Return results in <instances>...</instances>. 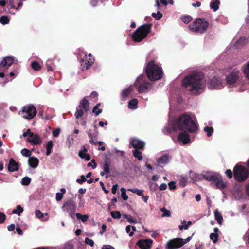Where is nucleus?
<instances>
[{
  "instance_id": "obj_60",
  "label": "nucleus",
  "mask_w": 249,
  "mask_h": 249,
  "mask_svg": "<svg viewBox=\"0 0 249 249\" xmlns=\"http://www.w3.org/2000/svg\"><path fill=\"white\" fill-rule=\"evenodd\" d=\"M63 197V195L61 193H57L56 194V200L57 201H61Z\"/></svg>"
},
{
  "instance_id": "obj_9",
  "label": "nucleus",
  "mask_w": 249,
  "mask_h": 249,
  "mask_svg": "<svg viewBox=\"0 0 249 249\" xmlns=\"http://www.w3.org/2000/svg\"><path fill=\"white\" fill-rule=\"evenodd\" d=\"M19 113L25 119H32L36 114V109L33 105H29L23 107Z\"/></svg>"
},
{
  "instance_id": "obj_21",
  "label": "nucleus",
  "mask_w": 249,
  "mask_h": 249,
  "mask_svg": "<svg viewBox=\"0 0 249 249\" xmlns=\"http://www.w3.org/2000/svg\"><path fill=\"white\" fill-rule=\"evenodd\" d=\"M28 164L31 167L36 168L38 165L39 160L35 157H30L28 159Z\"/></svg>"
},
{
  "instance_id": "obj_24",
  "label": "nucleus",
  "mask_w": 249,
  "mask_h": 249,
  "mask_svg": "<svg viewBox=\"0 0 249 249\" xmlns=\"http://www.w3.org/2000/svg\"><path fill=\"white\" fill-rule=\"evenodd\" d=\"M35 215L36 217L40 219L43 218L42 220L46 221L49 219V216L47 213L43 214L40 210H37L35 211Z\"/></svg>"
},
{
  "instance_id": "obj_25",
  "label": "nucleus",
  "mask_w": 249,
  "mask_h": 249,
  "mask_svg": "<svg viewBox=\"0 0 249 249\" xmlns=\"http://www.w3.org/2000/svg\"><path fill=\"white\" fill-rule=\"evenodd\" d=\"M85 57H86L85 59H82L80 61L81 66L82 67V71L89 69L91 66H88L89 64L88 63V58L87 57V54H85Z\"/></svg>"
},
{
  "instance_id": "obj_34",
  "label": "nucleus",
  "mask_w": 249,
  "mask_h": 249,
  "mask_svg": "<svg viewBox=\"0 0 249 249\" xmlns=\"http://www.w3.org/2000/svg\"><path fill=\"white\" fill-rule=\"evenodd\" d=\"M157 161L158 163L160 164H167L168 162V158L167 155H165L159 158L158 159Z\"/></svg>"
},
{
  "instance_id": "obj_30",
  "label": "nucleus",
  "mask_w": 249,
  "mask_h": 249,
  "mask_svg": "<svg viewBox=\"0 0 249 249\" xmlns=\"http://www.w3.org/2000/svg\"><path fill=\"white\" fill-rule=\"evenodd\" d=\"M53 146V142L52 141H50L48 142L46 145V155L49 156L50 155L52 152V149Z\"/></svg>"
},
{
  "instance_id": "obj_13",
  "label": "nucleus",
  "mask_w": 249,
  "mask_h": 249,
  "mask_svg": "<svg viewBox=\"0 0 249 249\" xmlns=\"http://www.w3.org/2000/svg\"><path fill=\"white\" fill-rule=\"evenodd\" d=\"M152 243L153 241L150 239H140L136 245L142 249H148L151 248Z\"/></svg>"
},
{
  "instance_id": "obj_42",
  "label": "nucleus",
  "mask_w": 249,
  "mask_h": 249,
  "mask_svg": "<svg viewBox=\"0 0 249 249\" xmlns=\"http://www.w3.org/2000/svg\"><path fill=\"white\" fill-rule=\"evenodd\" d=\"M160 211L163 212V214L161 215L162 217H170L171 216V212L169 210H167L165 208H162L160 209Z\"/></svg>"
},
{
  "instance_id": "obj_49",
  "label": "nucleus",
  "mask_w": 249,
  "mask_h": 249,
  "mask_svg": "<svg viewBox=\"0 0 249 249\" xmlns=\"http://www.w3.org/2000/svg\"><path fill=\"white\" fill-rule=\"evenodd\" d=\"M244 72L246 75V77L249 79V61L244 68Z\"/></svg>"
},
{
  "instance_id": "obj_37",
  "label": "nucleus",
  "mask_w": 249,
  "mask_h": 249,
  "mask_svg": "<svg viewBox=\"0 0 249 249\" xmlns=\"http://www.w3.org/2000/svg\"><path fill=\"white\" fill-rule=\"evenodd\" d=\"M204 131L206 133L208 137H211L214 131V129L212 127L206 126L204 128Z\"/></svg>"
},
{
  "instance_id": "obj_63",
  "label": "nucleus",
  "mask_w": 249,
  "mask_h": 249,
  "mask_svg": "<svg viewBox=\"0 0 249 249\" xmlns=\"http://www.w3.org/2000/svg\"><path fill=\"white\" fill-rule=\"evenodd\" d=\"M7 7L9 9L15 8L14 0H10L9 4H8V5L7 6Z\"/></svg>"
},
{
  "instance_id": "obj_17",
  "label": "nucleus",
  "mask_w": 249,
  "mask_h": 249,
  "mask_svg": "<svg viewBox=\"0 0 249 249\" xmlns=\"http://www.w3.org/2000/svg\"><path fill=\"white\" fill-rule=\"evenodd\" d=\"M27 141L33 145L40 144L42 142V140L39 136L38 134H33V136L27 139Z\"/></svg>"
},
{
  "instance_id": "obj_39",
  "label": "nucleus",
  "mask_w": 249,
  "mask_h": 249,
  "mask_svg": "<svg viewBox=\"0 0 249 249\" xmlns=\"http://www.w3.org/2000/svg\"><path fill=\"white\" fill-rule=\"evenodd\" d=\"M75 215L78 219H81L83 222L87 221L89 218V216L87 215H83L79 213H76Z\"/></svg>"
},
{
  "instance_id": "obj_3",
  "label": "nucleus",
  "mask_w": 249,
  "mask_h": 249,
  "mask_svg": "<svg viewBox=\"0 0 249 249\" xmlns=\"http://www.w3.org/2000/svg\"><path fill=\"white\" fill-rule=\"evenodd\" d=\"M147 78L152 81L161 79L163 72L162 68L157 65L154 60L150 61L144 68Z\"/></svg>"
},
{
  "instance_id": "obj_48",
  "label": "nucleus",
  "mask_w": 249,
  "mask_h": 249,
  "mask_svg": "<svg viewBox=\"0 0 249 249\" xmlns=\"http://www.w3.org/2000/svg\"><path fill=\"white\" fill-rule=\"evenodd\" d=\"M121 195H122V198L124 200H127L128 199V196H127V195L126 194V190H125V189L124 188H122L121 189Z\"/></svg>"
},
{
  "instance_id": "obj_14",
  "label": "nucleus",
  "mask_w": 249,
  "mask_h": 249,
  "mask_svg": "<svg viewBox=\"0 0 249 249\" xmlns=\"http://www.w3.org/2000/svg\"><path fill=\"white\" fill-rule=\"evenodd\" d=\"M130 144L137 150H143L145 146L144 142L137 138H132Z\"/></svg>"
},
{
  "instance_id": "obj_43",
  "label": "nucleus",
  "mask_w": 249,
  "mask_h": 249,
  "mask_svg": "<svg viewBox=\"0 0 249 249\" xmlns=\"http://www.w3.org/2000/svg\"><path fill=\"white\" fill-rule=\"evenodd\" d=\"M21 154L24 157L30 158L32 153L29 149L24 148L21 150Z\"/></svg>"
},
{
  "instance_id": "obj_54",
  "label": "nucleus",
  "mask_w": 249,
  "mask_h": 249,
  "mask_svg": "<svg viewBox=\"0 0 249 249\" xmlns=\"http://www.w3.org/2000/svg\"><path fill=\"white\" fill-rule=\"evenodd\" d=\"M61 129L59 128H55L53 131V135L55 137H58L60 133Z\"/></svg>"
},
{
  "instance_id": "obj_7",
  "label": "nucleus",
  "mask_w": 249,
  "mask_h": 249,
  "mask_svg": "<svg viewBox=\"0 0 249 249\" xmlns=\"http://www.w3.org/2000/svg\"><path fill=\"white\" fill-rule=\"evenodd\" d=\"M135 86L139 93H146L150 88L151 83L146 81L144 75H141L137 78L135 83Z\"/></svg>"
},
{
  "instance_id": "obj_18",
  "label": "nucleus",
  "mask_w": 249,
  "mask_h": 249,
  "mask_svg": "<svg viewBox=\"0 0 249 249\" xmlns=\"http://www.w3.org/2000/svg\"><path fill=\"white\" fill-rule=\"evenodd\" d=\"M219 80L215 77H213L208 83V86L210 89H218L219 87Z\"/></svg>"
},
{
  "instance_id": "obj_62",
  "label": "nucleus",
  "mask_w": 249,
  "mask_h": 249,
  "mask_svg": "<svg viewBox=\"0 0 249 249\" xmlns=\"http://www.w3.org/2000/svg\"><path fill=\"white\" fill-rule=\"evenodd\" d=\"M131 225H128L126 227V232L127 233H129V236L130 237H132L134 235V232H130V230H131Z\"/></svg>"
},
{
  "instance_id": "obj_16",
  "label": "nucleus",
  "mask_w": 249,
  "mask_h": 249,
  "mask_svg": "<svg viewBox=\"0 0 249 249\" xmlns=\"http://www.w3.org/2000/svg\"><path fill=\"white\" fill-rule=\"evenodd\" d=\"M19 163L16 162L13 158H10L8 165V171L10 172L17 171L19 169Z\"/></svg>"
},
{
  "instance_id": "obj_15",
  "label": "nucleus",
  "mask_w": 249,
  "mask_h": 249,
  "mask_svg": "<svg viewBox=\"0 0 249 249\" xmlns=\"http://www.w3.org/2000/svg\"><path fill=\"white\" fill-rule=\"evenodd\" d=\"M187 131H181L178 136V139L183 144H187L190 142V135L188 134Z\"/></svg>"
},
{
  "instance_id": "obj_50",
  "label": "nucleus",
  "mask_w": 249,
  "mask_h": 249,
  "mask_svg": "<svg viewBox=\"0 0 249 249\" xmlns=\"http://www.w3.org/2000/svg\"><path fill=\"white\" fill-rule=\"evenodd\" d=\"M92 112L95 113L96 116L99 115L102 112V109H99L97 106H95L93 108Z\"/></svg>"
},
{
  "instance_id": "obj_47",
  "label": "nucleus",
  "mask_w": 249,
  "mask_h": 249,
  "mask_svg": "<svg viewBox=\"0 0 249 249\" xmlns=\"http://www.w3.org/2000/svg\"><path fill=\"white\" fill-rule=\"evenodd\" d=\"M152 16L156 20H160L162 17V14L160 12H158L157 14L153 13Z\"/></svg>"
},
{
  "instance_id": "obj_22",
  "label": "nucleus",
  "mask_w": 249,
  "mask_h": 249,
  "mask_svg": "<svg viewBox=\"0 0 249 249\" xmlns=\"http://www.w3.org/2000/svg\"><path fill=\"white\" fill-rule=\"evenodd\" d=\"M217 178L218 179L217 180H213V181H215V184L216 188L220 189L225 188L226 187V184L223 181L221 176L219 174H218Z\"/></svg>"
},
{
  "instance_id": "obj_56",
  "label": "nucleus",
  "mask_w": 249,
  "mask_h": 249,
  "mask_svg": "<svg viewBox=\"0 0 249 249\" xmlns=\"http://www.w3.org/2000/svg\"><path fill=\"white\" fill-rule=\"evenodd\" d=\"M88 167L92 166L93 169L97 167V164L95 162V160L93 159L91 160L90 162H89L87 164Z\"/></svg>"
},
{
  "instance_id": "obj_55",
  "label": "nucleus",
  "mask_w": 249,
  "mask_h": 249,
  "mask_svg": "<svg viewBox=\"0 0 249 249\" xmlns=\"http://www.w3.org/2000/svg\"><path fill=\"white\" fill-rule=\"evenodd\" d=\"M85 242L87 245H89L90 246L93 247L94 243L93 240L86 237L85 239Z\"/></svg>"
},
{
  "instance_id": "obj_51",
  "label": "nucleus",
  "mask_w": 249,
  "mask_h": 249,
  "mask_svg": "<svg viewBox=\"0 0 249 249\" xmlns=\"http://www.w3.org/2000/svg\"><path fill=\"white\" fill-rule=\"evenodd\" d=\"M88 56L89 57V58L88 59V63L89 64V65L88 66H92L94 62V61H95L94 58L92 56V55L91 53H89L88 55Z\"/></svg>"
},
{
  "instance_id": "obj_11",
  "label": "nucleus",
  "mask_w": 249,
  "mask_h": 249,
  "mask_svg": "<svg viewBox=\"0 0 249 249\" xmlns=\"http://www.w3.org/2000/svg\"><path fill=\"white\" fill-rule=\"evenodd\" d=\"M184 245L183 242V239L181 238H176L170 240L166 243V248L167 249H176L182 247Z\"/></svg>"
},
{
  "instance_id": "obj_58",
  "label": "nucleus",
  "mask_w": 249,
  "mask_h": 249,
  "mask_svg": "<svg viewBox=\"0 0 249 249\" xmlns=\"http://www.w3.org/2000/svg\"><path fill=\"white\" fill-rule=\"evenodd\" d=\"M87 181V179L84 175H81L80 177V178L77 179L76 180V182L79 184H82L83 182Z\"/></svg>"
},
{
  "instance_id": "obj_23",
  "label": "nucleus",
  "mask_w": 249,
  "mask_h": 249,
  "mask_svg": "<svg viewBox=\"0 0 249 249\" xmlns=\"http://www.w3.org/2000/svg\"><path fill=\"white\" fill-rule=\"evenodd\" d=\"M214 233H212L210 235V238L213 241V243H216L218 239V234L219 230L218 228L215 227L213 229Z\"/></svg>"
},
{
  "instance_id": "obj_36",
  "label": "nucleus",
  "mask_w": 249,
  "mask_h": 249,
  "mask_svg": "<svg viewBox=\"0 0 249 249\" xmlns=\"http://www.w3.org/2000/svg\"><path fill=\"white\" fill-rule=\"evenodd\" d=\"M83 115L84 111L82 109L78 107L75 113V117L76 119H78L80 118H82Z\"/></svg>"
},
{
  "instance_id": "obj_26",
  "label": "nucleus",
  "mask_w": 249,
  "mask_h": 249,
  "mask_svg": "<svg viewBox=\"0 0 249 249\" xmlns=\"http://www.w3.org/2000/svg\"><path fill=\"white\" fill-rule=\"evenodd\" d=\"M88 135L89 138V142L90 144L92 145H96L97 143L99 144L100 145H101L104 144V142L102 141H99L98 142H95L93 140V136H92L91 130H89L88 131Z\"/></svg>"
},
{
  "instance_id": "obj_2",
  "label": "nucleus",
  "mask_w": 249,
  "mask_h": 249,
  "mask_svg": "<svg viewBox=\"0 0 249 249\" xmlns=\"http://www.w3.org/2000/svg\"><path fill=\"white\" fill-rule=\"evenodd\" d=\"M206 80L202 73L191 74L182 80V86L193 94L199 95L205 89Z\"/></svg>"
},
{
  "instance_id": "obj_19",
  "label": "nucleus",
  "mask_w": 249,
  "mask_h": 249,
  "mask_svg": "<svg viewBox=\"0 0 249 249\" xmlns=\"http://www.w3.org/2000/svg\"><path fill=\"white\" fill-rule=\"evenodd\" d=\"M201 178H204L205 179L208 181H213L217 180L218 179V174L216 173H207L205 175H202V176L199 175Z\"/></svg>"
},
{
  "instance_id": "obj_20",
  "label": "nucleus",
  "mask_w": 249,
  "mask_h": 249,
  "mask_svg": "<svg viewBox=\"0 0 249 249\" xmlns=\"http://www.w3.org/2000/svg\"><path fill=\"white\" fill-rule=\"evenodd\" d=\"M87 97L84 98L80 102L78 107L83 109L85 112H87L89 109V103L86 99Z\"/></svg>"
},
{
  "instance_id": "obj_44",
  "label": "nucleus",
  "mask_w": 249,
  "mask_h": 249,
  "mask_svg": "<svg viewBox=\"0 0 249 249\" xmlns=\"http://www.w3.org/2000/svg\"><path fill=\"white\" fill-rule=\"evenodd\" d=\"M31 179L28 177H25L22 179L21 184L24 186H27L31 183Z\"/></svg>"
},
{
  "instance_id": "obj_8",
  "label": "nucleus",
  "mask_w": 249,
  "mask_h": 249,
  "mask_svg": "<svg viewBox=\"0 0 249 249\" xmlns=\"http://www.w3.org/2000/svg\"><path fill=\"white\" fill-rule=\"evenodd\" d=\"M241 73L237 69H234L226 76V83L228 85H234L240 80Z\"/></svg>"
},
{
  "instance_id": "obj_32",
  "label": "nucleus",
  "mask_w": 249,
  "mask_h": 249,
  "mask_svg": "<svg viewBox=\"0 0 249 249\" xmlns=\"http://www.w3.org/2000/svg\"><path fill=\"white\" fill-rule=\"evenodd\" d=\"M31 66L32 68L36 71H39L41 68V65L36 61H34L32 62L31 64Z\"/></svg>"
},
{
  "instance_id": "obj_35",
  "label": "nucleus",
  "mask_w": 249,
  "mask_h": 249,
  "mask_svg": "<svg viewBox=\"0 0 249 249\" xmlns=\"http://www.w3.org/2000/svg\"><path fill=\"white\" fill-rule=\"evenodd\" d=\"M133 154L134 157L138 159L139 160H142L143 159L142 156V152L139 151V150L135 149L132 150Z\"/></svg>"
},
{
  "instance_id": "obj_28",
  "label": "nucleus",
  "mask_w": 249,
  "mask_h": 249,
  "mask_svg": "<svg viewBox=\"0 0 249 249\" xmlns=\"http://www.w3.org/2000/svg\"><path fill=\"white\" fill-rule=\"evenodd\" d=\"M214 214L215 220L219 224H221L223 220L221 214L218 212V210H215Z\"/></svg>"
},
{
  "instance_id": "obj_1",
  "label": "nucleus",
  "mask_w": 249,
  "mask_h": 249,
  "mask_svg": "<svg viewBox=\"0 0 249 249\" xmlns=\"http://www.w3.org/2000/svg\"><path fill=\"white\" fill-rule=\"evenodd\" d=\"M171 127L174 132L179 130L195 133L198 130V126L196 118L193 119L189 113L184 112L173 119Z\"/></svg>"
},
{
  "instance_id": "obj_41",
  "label": "nucleus",
  "mask_w": 249,
  "mask_h": 249,
  "mask_svg": "<svg viewBox=\"0 0 249 249\" xmlns=\"http://www.w3.org/2000/svg\"><path fill=\"white\" fill-rule=\"evenodd\" d=\"M192 17L191 16H183L181 17V20L186 24H188L192 20Z\"/></svg>"
},
{
  "instance_id": "obj_40",
  "label": "nucleus",
  "mask_w": 249,
  "mask_h": 249,
  "mask_svg": "<svg viewBox=\"0 0 249 249\" xmlns=\"http://www.w3.org/2000/svg\"><path fill=\"white\" fill-rule=\"evenodd\" d=\"M9 21V18L6 16H2L0 18V23L3 25L8 24Z\"/></svg>"
},
{
  "instance_id": "obj_12",
  "label": "nucleus",
  "mask_w": 249,
  "mask_h": 249,
  "mask_svg": "<svg viewBox=\"0 0 249 249\" xmlns=\"http://www.w3.org/2000/svg\"><path fill=\"white\" fill-rule=\"evenodd\" d=\"M14 61V58L13 57L7 56L3 58L0 63V71H5L13 63Z\"/></svg>"
},
{
  "instance_id": "obj_46",
  "label": "nucleus",
  "mask_w": 249,
  "mask_h": 249,
  "mask_svg": "<svg viewBox=\"0 0 249 249\" xmlns=\"http://www.w3.org/2000/svg\"><path fill=\"white\" fill-rule=\"evenodd\" d=\"M128 191L135 193L139 196H142L143 195V191L142 190L138 189L137 188L128 189Z\"/></svg>"
},
{
  "instance_id": "obj_5",
  "label": "nucleus",
  "mask_w": 249,
  "mask_h": 249,
  "mask_svg": "<svg viewBox=\"0 0 249 249\" xmlns=\"http://www.w3.org/2000/svg\"><path fill=\"white\" fill-rule=\"evenodd\" d=\"M209 25V22L205 18H199L196 19L188 28L193 33L202 34L207 31Z\"/></svg>"
},
{
  "instance_id": "obj_27",
  "label": "nucleus",
  "mask_w": 249,
  "mask_h": 249,
  "mask_svg": "<svg viewBox=\"0 0 249 249\" xmlns=\"http://www.w3.org/2000/svg\"><path fill=\"white\" fill-rule=\"evenodd\" d=\"M110 163L107 162H105L103 164V171L101 172L100 175L102 176H103L105 174H109L110 173V168H109Z\"/></svg>"
},
{
  "instance_id": "obj_33",
  "label": "nucleus",
  "mask_w": 249,
  "mask_h": 249,
  "mask_svg": "<svg viewBox=\"0 0 249 249\" xmlns=\"http://www.w3.org/2000/svg\"><path fill=\"white\" fill-rule=\"evenodd\" d=\"M132 91V89L131 88H128L124 89L122 93H121V96L124 99L128 96L129 94Z\"/></svg>"
},
{
  "instance_id": "obj_45",
  "label": "nucleus",
  "mask_w": 249,
  "mask_h": 249,
  "mask_svg": "<svg viewBox=\"0 0 249 249\" xmlns=\"http://www.w3.org/2000/svg\"><path fill=\"white\" fill-rule=\"evenodd\" d=\"M110 214L112 217L114 219H119L121 216L120 212L118 211H112Z\"/></svg>"
},
{
  "instance_id": "obj_4",
  "label": "nucleus",
  "mask_w": 249,
  "mask_h": 249,
  "mask_svg": "<svg viewBox=\"0 0 249 249\" xmlns=\"http://www.w3.org/2000/svg\"><path fill=\"white\" fill-rule=\"evenodd\" d=\"M152 23L144 24L139 27L132 34V38L135 42H140L145 38L151 32Z\"/></svg>"
},
{
  "instance_id": "obj_38",
  "label": "nucleus",
  "mask_w": 249,
  "mask_h": 249,
  "mask_svg": "<svg viewBox=\"0 0 249 249\" xmlns=\"http://www.w3.org/2000/svg\"><path fill=\"white\" fill-rule=\"evenodd\" d=\"M23 211V208L20 205H18L16 209H14L12 213L20 215Z\"/></svg>"
},
{
  "instance_id": "obj_57",
  "label": "nucleus",
  "mask_w": 249,
  "mask_h": 249,
  "mask_svg": "<svg viewBox=\"0 0 249 249\" xmlns=\"http://www.w3.org/2000/svg\"><path fill=\"white\" fill-rule=\"evenodd\" d=\"M225 174L229 178L231 179L232 178L233 172H232L231 170L227 169L225 172Z\"/></svg>"
},
{
  "instance_id": "obj_59",
  "label": "nucleus",
  "mask_w": 249,
  "mask_h": 249,
  "mask_svg": "<svg viewBox=\"0 0 249 249\" xmlns=\"http://www.w3.org/2000/svg\"><path fill=\"white\" fill-rule=\"evenodd\" d=\"M169 188L171 190H174L176 188L175 182L171 181L168 183Z\"/></svg>"
},
{
  "instance_id": "obj_31",
  "label": "nucleus",
  "mask_w": 249,
  "mask_h": 249,
  "mask_svg": "<svg viewBox=\"0 0 249 249\" xmlns=\"http://www.w3.org/2000/svg\"><path fill=\"white\" fill-rule=\"evenodd\" d=\"M138 100L136 99H133L128 102V107L130 109H136L137 107Z\"/></svg>"
},
{
  "instance_id": "obj_61",
  "label": "nucleus",
  "mask_w": 249,
  "mask_h": 249,
  "mask_svg": "<svg viewBox=\"0 0 249 249\" xmlns=\"http://www.w3.org/2000/svg\"><path fill=\"white\" fill-rule=\"evenodd\" d=\"M5 219V214L2 212H0V224L3 223Z\"/></svg>"
},
{
  "instance_id": "obj_29",
  "label": "nucleus",
  "mask_w": 249,
  "mask_h": 249,
  "mask_svg": "<svg viewBox=\"0 0 249 249\" xmlns=\"http://www.w3.org/2000/svg\"><path fill=\"white\" fill-rule=\"evenodd\" d=\"M220 3L219 0H214L211 2L210 7L214 11H216L219 9Z\"/></svg>"
},
{
  "instance_id": "obj_10",
  "label": "nucleus",
  "mask_w": 249,
  "mask_h": 249,
  "mask_svg": "<svg viewBox=\"0 0 249 249\" xmlns=\"http://www.w3.org/2000/svg\"><path fill=\"white\" fill-rule=\"evenodd\" d=\"M76 208V205L71 200L65 202L62 207L63 210L66 211L72 219L75 218Z\"/></svg>"
},
{
  "instance_id": "obj_53",
  "label": "nucleus",
  "mask_w": 249,
  "mask_h": 249,
  "mask_svg": "<svg viewBox=\"0 0 249 249\" xmlns=\"http://www.w3.org/2000/svg\"><path fill=\"white\" fill-rule=\"evenodd\" d=\"M187 183V179L185 178H181L179 182L180 186L184 187L186 186Z\"/></svg>"
},
{
  "instance_id": "obj_64",
  "label": "nucleus",
  "mask_w": 249,
  "mask_h": 249,
  "mask_svg": "<svg viewBox=\"0 0 249 249\" xmlns=\"http://www.w3.org/2000/svg\"><path fill=\"white\" fill-rule=\"evenodd\" d=\"M102 249H115L114 248L111 246V245H103L102 248Z\"/></svg>"
},
{
  "instance_id": "obj_6",
  "label": "nucleus",
  "mask_w": 249,
  "mask_h": 249,
  "mask_svg": "<svg viewBox=\"0 0 249 249\" xmlns=\"http://www.w3.org/2000/svg\"><path fill=\"white\" fill-rule=\"evenodd\" d=\"M234 178L238 182L246 181L249 177V170L245 167L236 164L233 170Z\"/></svg>"
},
{
  "instance_id": "obj_52",
  "label": "nucleus",
  "mask_w": 249,
  "mask_h": 249,
  "mask_svg": "<svg viewBox=\"0 0 249 249\" xmlns=\"http://www.w3.org/2000/svg\"><path fill=\"white\" fill-rule=\"evenodd\" d=\"M124 218H126L128 221L131 223H136V220H134L132 218V216L130 215H127V214H125V215H124Z\"/></svg>"
}]
</instances>
